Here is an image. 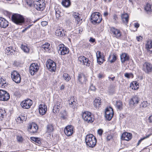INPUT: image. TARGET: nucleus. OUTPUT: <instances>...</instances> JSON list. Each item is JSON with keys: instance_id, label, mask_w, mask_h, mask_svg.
<instances>
[{"instance_id": "1", "label": "nucleus", "mask_w": 152, "mask_h": 152, "mask_svg": "<svg viewBox=\"0 0 152 152\" xmlns=\"http://www.w3.org/2000/svg\"><path fill=\"white\" fill-rule=\"evenodd\" d=\"M85 142L87 146L93 148L95 146L96 143V139L92 134H90L86 135Z\"/></svg>"}, {"instance_id": "2", "label": "nucleus", "mask_w": 152, "mask_h": 152, "mask_svg": "<svg viewBox=\"0 0 152 152\" xmlns=\"http://www.w3.org/2000/svg\"><path fill=\"white\" fill-rule=\"evenodd\" d=\"M34 7L38 11H42L45 7V0H35L34 1Z\"/></svg>"}, {"instance_id": "3", "label": "nucleus", "mask_w": 152, "mask_h": 152, "mask_svg": "<svg viewBox=\"0 0 152 152\" xmlns=\"http://www.w3.org/2000/svg\"><path fill=\"white\" fill-rule=\"evenodd\" d=\"M11 18L12 21L17 25H21L24 22L23 16L19 14H15L13 15Z\"/></svg>"}, {"instance_id": "4", "label": "nucleus", "mask_w": 152, "mask_h": 152, "mask_svg": "<svg viewBox=\"0 0 152 152\" xmlns=\"http://www.w3.org/2000/svg\"><path fill=\"white\" fill-rule=\"evenodd\" d=\"M82 118L88 123H92L94 120V117L91 113L88 111H85L83 113Z\"/></svg>"}, {"instance_id": "5", "label": "nucleus", "mask_w": 152, "mask_h": 152, "mask_svg": "<svg viewBox=\"0 0 152 152\" xmlns=\"http://www.w3.org/2000/svg\"><path fill=\"white\" fill-rule=\"evenodd\" d=\"M91 19L93 23H99L102 20L100 14L97 12L93 13L91 16Z\"/></svg>"}, {"instance_id": "6", "label": "nucleus", "mask_w": 152, "mask_h": 152, "mask_svg": "<svg viewBox=\"0 0 152 152\" xmlns=\"http://www.w3.org/2000/svg\"><path fill=\"white\" fill-rule=\"evenodd\" d=\"M11 77L12 80L16 83L20 82L21 78L20 74L15 70H14L11 73Z\"/></svg>"}, {"instance_id": "7", "label": "nucleus", "mask_w": 152, "mask_h": 152, "mask_svg": "<svg viewBox=\"0 0 152 152\" xmlns=\"http://www.w3.org/2000/svg\"><path fill=\"white\" fill-rule=\"evenodd\" d=\"M58 52L59 54L64 55L68 54L69 50L68 48L66 47L64 44H60L58 47Z\"/></svg>"}, {"instance_id": "8", "label": "nucleus", "mask_w": 152, "mask_h": 152, "mask_svg": "<svg viewBox=\"0 0 152 152\" xmlns=\"http://www.w3.org/2000/svg\"><path fill=\"white\" fill-rule=\"evenodd\" d=\"M110 31L113 37H115L117 39H120L121 38V33L119 29L112 27H110Z\"/></svg>"}, {"instance_id": "9", "label": "nucleus", "mask_w": 152, "mask_h": 152, "mask_svg": "<svg viewBox=\"0 0 152 152\" xmlns=\"http://www.w3.org/2000/svg\"><path fill=\"white\" fill-rule=\"evenodd\" d=\"M39 69L38 64L36 63L31 64L29 68V72L30 74L33 75L36 74Z\"/></svg>"}, {"instance_id": "10", "label": "nucleus", "mask_w": 152, "mask_h": 152, "mask_svg": "<svg viewBox=\"0 0 152 152\" xmlns=\"http://www.w3.org/2000/svg\"><path fill=\"white\" fill-rule=\"evenodd\" d=\"M32 104V101L30 99H27L22 101L20 105L23 109H28Z\"/></svg>"}, {"instance_id": "11", "label": "nucleus", "mask_w": 152, "mask_h": 152, "mask_svg": "<svg viewBox=\"0 0 152 152\" xmlns=\"http://www.w3.org/2000/svg\"><path fill=\"white\" fill-rule=\"evenodd\" d=\"M142 69L146 73L152 72V64L148 62L144 63L142 65Z\"/></svg>"}, {"instance_id": "12", "label": "nucleus", "mask_w": 152, "mask_h": 152, "mask_svg": "<svg viewBox=\"0 0 152 152\" xmlns=\"http://www.w3.org/2000/svg\"><path fill=\"white\" fill-rule=\"evenodd\" d=\"M46 66L50 72H54L56 70V64L55 62L51 60H49L47 61Z\"/></svg>"}, {"instance_id": "13", "label": "nucleus", "mask_w": 152, "mask_h": 152, "mask_svg": "<svg viewBox=\"0 0 152 152\" xmlns=\"http://www.w3.org/2000/svg\"><path fill=\"white\" fill-rule=\"evenodd\" d=\"M113 115V109L111 107L106 108L105 111V117L106 119L110 121Z\"/></svg>"}, {"instance_id": "14", "label": "nucleus", "mask_w": 152, "mask_h": 152, "mask_svg": "<svg viewBox=\"0 0 152 152\" xmlns=\"http://www.w3.org/2000/svg\"><path fill=\"white\" fill-rule=\"evenodd\" d=\"M10 98V96L7 91L0 90V100L3 101L8 100Z\"/></svg>"}, {"instance_id": "15", "label": "nucleus", "mask_w": 152, "mask_h": 152, "mask_svg": "<svg viewBox=\"0 0 152 152\" xmlns=\"http://www.w3.org/2000/svg\"><path fill=\"white\" fill-rule=\"evenodd\" d=\"M28 130L31 133H35L38 129L37 125L34 123L29 124L28 126Z\"/></svg>"}, {"instance_id": "16", "label": "nucleus", "mask_w": 152, "mask_h": 152, "mask_svg": "<svg viewBox=\"0 0 152 152\" xmlns=\"http://www.w3.org/2000/svg\"><path fill=\"white\" fill-rule=\"evenodd\" d=\"M77 80L80 84L86 83L87 81V77L84 74L79 73L78 75Z\"/></svg>"}, {"instance_id": "17", "label": "nucleus", "mask_w": 152, "mask_h": 152, "mask_svg": "<svg viewBox=\"0 0 152 152\" xmlns=\"http://www.w3.org/2000/svg\"><path fill=\"white\" fill-rule=\"evenodd\" d=\"M97 60L99 64H101L105 61L103 54L99 51H98L96 53Z\"/></svg>"}, {"instance_id": "18", "label": "nucleus", "mask_w": 152, "mask_h": 152, "mask_svg": "<svg viewBox=\"0 0 152 152\" xmlns=\"http://www.w3.org/2000/svg\"><path fill=\"white\" fill-rule=\"evenodd\" d=\"M78 60L82 63L83 65L87 66H89L90 65V62L88 59L84 56H80L78 58Z\"/></svg>"}, {"instance_id": "19", "label": "nucleus", "mask_w": 152, "mask_h": 152, "mask_svg": "<svg viewBox=\"0 0 152 152\" xmlns=\"http://www.w3.org/2000/svg\"><path fill=\"white\" fill-rule=\"evenodd\" d=\"M47 110V106L44 104H40L39 106V110L40 114L42 115H45Z\"/></svg>"}, {"instance_id": "20", "label": "nucleus", "mask_w": 152, "mask_h": 152, "mask_svg": "<svg viewBox=\"0 0 152 152\" xmlns=\"http://www.w3.org/2000/svg\"><path fill=\"white\" fill-rule=\"evenodd\" d=\"M8 22L4 18L0 17V27L5 28L8 26Z\"/></svg>"}, {"instance_id": "21", "label": "nucleus", "mask_w": 152, "mask_h": 152, "mask_svg": "<svg viewBox=\"0 0 152 152\" xmlns=\"http://www.w3.org/2000/svg\"><path fill=\"white\" fill-rule=\"evenodd\" d=\"M132 134H122L121 138L123 140L129 141L132 139Z\"/></svg>"}, {"instance_id": "22", "label": "nucleus", "mask_w": 152, "mask_h": 152, "mask_svg": "<svg viewBox=\"0 0 152 152\" xmlns=\"http://www.w3.org/2000/svg\"><path fill=\"white\" fill-rule=\"evenodd\" d=\"M145 48L148 51L152 53V41L151 40L147 41L145 45Z\"/></svg>"}, {"instance_id": "23", "label": "nucleus", "mask_w": 152, "mask_h": 152, "mask_svg": "<svg viewBox=\"0 0 152 152\" xmlns=\"http://www.w3.org/2000/svg\"><path fill=\"white\" fill-rule=\"evenodd\" d=\"M121 17L123 23L126 25L129 21V16L127 14L125 13L122 14Z\"/></svg>"}, {"instance_id": "24", "label": "nucleus", "mask_w": 152, "mask_h": 152, "mask_svg": "<svg viewBox=\"0 0 152 152\" xmlns=\"http://www.w3.org/2000/svg\"><path fill=\"white\" fill-rule=\"evenodd\" d=\"M74 127L72 125H68L66 126L64 129V133H73Z\"/></svg>"}, {"instance_id": "25", "label": "nucleus", "mask_w": 152, "mask_h": 152, "mask_svg": "<svg viewBox=\"0 0 152 152\" xmlns=\"http://www.w3.org/2000/svg\"><path fill=\"white\" fill-rule=\"evenodd\" d=\"M69 106L72 109H74L76 108L77 106V103L75 101L71 99L68 101Z\"/></svg>"}, {"instance_id": "26", "label": "nucleus", "mask_w": 152, "mask_h": 152, "mask_svg": "<svg viewBox=\"0 0 152 152\" xmlns=\"http://www.w3.org/2000/svg\"><path fill=\"white\" fill-rule=\"evenodd\" d=\"M121 62L124 63L125 61L129 60V57L126 54L124 53L121 56Z\"/></svg>"}, {"instance_id": "27", "label": "nucleus", "mask_w": 152, "mask_h": 152, "mask_svg": "<svg viewBox=\"0 0 152 152\" xmlns=\"http://www.w3.org/2000/svg\"><path fill=\"white\" fill-rule=\"evenodd\" d=\"M73 16L75 19V22L77 23H78L81 20L80 16V15L77 13L74 12L73 14Z\"/></svg>"}, {"instance_id": "28", "label": "nucleus", "mask_w": 152, "mask_h": 152, "mask_svg": "<svg viewBox=\"0 0 152 152\" xmlns=\"http://www.w3.org/2000/svg\"><path fill=\"white\" fill-rule=\"evenodd\" d=\"M55 33L56 35L60 37H63L64 35V30L62 29H57Z\"/></svg>"}, {"instance_id": "29", "label": "nucleus", "mask_w": 152, "mask_h": 152, "mask_svg": "<svg viewBox=\"0 0 152 152\" xmlns=\"http://www.w3.org/2000/svg\"><path fill=\"white\" fill-rule=\"evenodd\" d=\"M138 98L137 96H134L130 100L129 103L130 104H137L138 103Z\"/></svg>"}, {"instance_id": "30", "label": "nucleus", "mask_w": 152, "mask_h": 152, "mask_svg": "<svg viewBox=\"0 0 152 152\" xmlns=\"http://www.w3.org/2000/svg\"><path fill=\"white\" fill-rule=\"evenodd\" d=\"M101 103V99L100 98H96L94 101V105L96 108L99 107Z\"/></svg>"}, {"instance_id": "31", "label": "nucleus", "mask_w": 152, "mask_h": 152, "mask_svg": "<svg viewBox=\"0 0 152 152\" xmlns=\"http://www.w3.org/2000/svg\"><path fill=\"white\" fill-rule=\"evenodd\" d=\"M62 4L64 7H68L70 5V0H62Z\"/></svg>"}, {"instance_id": "32", "label": "nucleus", "mask_w": 152, "mask_h": 152, "mask_svg": "<svg viewBox=\"0 0 152 152\" xmlns=\"http://www.w3.org/2000/svg\"><path fill=\"white\" fill-rule=\"evenodd\" d=\"M26 118L25 116L20 115L16 119L17 122L19 124L22 123L24 121H25Z\"/></svg>"}, {"instance_id": "33", "label": "nucleus", "mask_w": 152, "mask_h": 152, "mask_svg": "<svg viewBox=\"0 0 152 152\" xmlns=\"http://www.w3.org/2000/svg\"><path fill=\"white\" fill-rule=\"evenodd\" d=\"M41 47L43 48L45 51H48L50 49V44L48 43H45L42 45Z\"/></svg>"}, {"instance_id": "34", "label": "nucleus", "mask_w": 152, "mask_h": 152, "mask_svg": "<svg viewBox=\"0 0 152 152\" xmlns=\"http://www.w3.org/2000/svg\"><path fill=\"white\" fill-rule=\"evenodd\" d=\"M7 83L5 80L1 77H0V87L1 88H4L7 86Z\"/></svg>"}, {"instance_id": "35", "label": "nucleus", "mask_w": 152, "mask_h": 152, "mask_svg": "<svg viewBox=\"0 0 152 152\" xmlns=\"http://www.w3.org/2000/svg\"><path fill=\"white\" fill-rule=\"evenodd\" d=\"M21 48V49L25 53H28L29 51V49L27 45H22Z\"/></svg>"}, {"instance_id": "36", "label": "nucleus", "mask_w": 152, "mask_h": 152, "mask_svg": "<svg viewBox=\"0 0 152 152\" xmlns=\"http://www.w3.org/2000/svg\"><path fill=\"white\" fill-rule=\"evenodd\" d=\"M47 132L49 133L52 132L54 130L52 124H49L47 126Z\"/></svg>"}, {"instance_id": "37", "label": "nucleus", "mask_w": 152, "mask_h": 152, "mask_svg": "<svg viewBox=\"0 0 152 152\" xmlns=\"http://www.w3.org/2000/svg\"><path fill=\"white\" fill-rule=\"evenodd\" d=\"M116 60V56L114 55H110L108 60L111 63H113L115 62Z\"/></svg>"}, {"instance_id": "38", "label": "nucleus", "mask_w": 152, "mask_h": 152, "mask_svg": "<svg viewBox=\"0 0 152 152\" xmlns=\"http://www.w3.org/2000/svg\"><path fill=\"white\" fill-rule=\"evenodd\" d=\"M145 10L148 13H149L151 12V7L150 4H147L144 7Z\"/></svg>"}, {"instance_id": "39", "label": "nucleus", "mask_w": 152, "mask_h": 152, "mask_svg": "<svg viewBox=\"0 0 152 152\" xmlns=\"http://www.w3.org/2000/svg\"><path fill=\"white\" fill-rule=\"evenodd\" d=\"M14 50L10 47H7L6 49L5 52L8 55H12Z\"/></svg>"}, {"instance_id": "40", "label": "nucleus", "mask_w": 152, "mask_h": 152, "mask_svg": "<svg viewBox=\"0 0 152 152\" xmlns=\"http://www.w3.org/2000/svg\"><path fill=\"white\" fill-rule=\"evenodd\" d=\"M151 134H146L145 136H144L140 140L137 144V146L139 145L140 144V143L141 142L144 140L149 137L151 135Z\"/></svg>"}, {"instance_id": "41", "label": "nucleus", "mask_w": 152, "mask_h": 152, "mask_svg": "<svg viewBox=\"0 0 152 152\" xmlns=\"http://www.w3.org/2000/svg\"><path fill=\"white\" fill-rule=\"evenodd\" d=\"M31 139L33 141L39 144H41L42 143L40 139L35 137H31Z\"/></svg>"}, {"instance_id": "42", "label": "nucleus", "mask_w": 152, "mask_h": 152, "mask_svg": "<svg viewBox=\"0 0 152 152\" xmlns=\"http://www.w3.org/2000/svg\"><path fill=\"white\" fill-rule=\"evenodd\" d=\"M60 116L63 119H64L66 118L67 113L66 111L63 110L60 114Z\"/></svg>"}, {"instance_id": "43", "label": "nucleus", "mask_w": 152, "mask_h": 152, "mask_svg": "<svg viewBox=\"0 0 152 152\" xmlns=\"http://www.w3.org/2000/svg\"><path fill=\"white\" fill-rule=\"evenodd\" d=\"M116 106L117 108L119 110H121L122 109V103L121 101H119L116 102Z\"/></svg>"}, {"instance_id": "44", "label": "nucleus", "mask_w": 152, "mask_h": 152, "mask_svg": "<svg viewBox=\"0 0 152 152\" xmlns=\"http://www.w3.org/2000/svg\"><path fill=\"white\" fill-rule=\"evenodd\" d=\"M63 77L64 79L66 81H69L71 79V77L69 75L66 73H64L63 74Z\"/></svg>"}, {"instance_id": "45", "label": "nucleus", "mask_w": 152, "mask_h": 152, "mask_svg": "<svg viewBox=\"0 0 152 152\" xmlns=\"http://www.w3.org/2000/svg\"><path fill=\"white\" fill-rule=\"evenodd\" d=\"M56 16V18H58L61 16V12L58 10L55 9Z\"/></svg>"}, {"instance_id": "46", "label": "nucleus", "mask_w": 152, "mask_h": 152, "mask_svg": "<svg viewBox=\"0 0 152 152\" xmlns=\"http://www.w3.org/2000/svg\"><path fill=\"white\" fill-rule=\"evenodd\" d=\"M60 109L54 106L53 110V113L55 114L58 113Z\"/></svg>"}, {"instance_id": "47", "label": "nucleus", "mask_w": 152, "mask_h": 152, "mask_svg": "<svg viewBox=\"0 0 152 152\" xmlns=\"http://www.w3.org/2000/svg\"><path fill=\"white\" fill-rule=\"evenodd\" d=\"M26 1L28 6L31 7L33 6L34 2L33 0H26Z\"/></svg>"}, {"instance_id": "48", "label": "nucleus", "mask_w": 152, "mask_h": 152, "mask_svg": "<svg viewBox=\"0 0 152 152\" xmlns=\"http://www.w3.org/2000/svg\"><path fill=\"white\" fill-rule=\"evenodd\" d=\"M147 105V102L144 101L141 103L140 106L141 108H144L146 107Z\"/></svg>"}, {"instance_id": "49", "label": "nucleus", "mask_w": 152, "mask_h": 152, "mask_svg": "<svg viewBox=\"0 0 152 152\" xmlns=\"http://www.w3.org/2000/svg\"><path fill=\"white\" fill-rule=\"evenodd\" d=\"M2 114L6 115V111L4 108H0V115Z\"/></svg>"}, {"instance_id": "50", "label": "nucleus", "mask_w": 152, "mask_h": 152, "mask_svg": "<svg viewBox=\"0 0 152 152\" xmlns=\"http://www.w3.org/2000/svg\"><path fill=\"white\" fill-rule=\"evenodd\" d=\"M125 76L126 77L129 78L130 77H133V75L132 73H126L125 74Z\"/></svg>"}, {"instance_id": "51", "label": "nucleus", "mask_w": 152, "mask_h": 152, "mask_svg": "<svg viewBox=\"0 0 152 152\" xmlns=\"http://www.w3.org/2000/svg\"><path fill=\"white\" fill-rule=\"evenodd\" d=\"M17 140L19 142H22L23 140V138L21 136H17Z\"/></svg>"}, {"instance_id": "52", "label": "nucleus", "mask_w": 152, "mask_h": 152, "mask_svg": "<svg viewBox=\"0 0 152 152\" xmlns=\"http://www.w3.org/2000/svg\"><path fill=\"white\" fill-rule=\"evenodd\" d=\"M113 137V134H108L107 136V139L108 140H109L112 139Z\"/></svg>"}, {"instance_id": "53", "label": "nucleus", "mask_w": 152, "mask_h": 152, "mask_svg": "<svg viewBox=\"0 0 152 152\" xmlns=\"http://www.w3.org/2000/svg\"><path fill=\"white\" fill-rule=\"evenodd\" d=\"M130 88H131L132 90H135L138 88L134 85L133 83H132L130 84Z\"/></svg>"}, {"instance_id": "54", "label": "nucleus", "mask_w": 152, "mask_h": 152, "mask_svg": "<svg viewBox=\"0 0 152 152\" xmlns=\"http://www.w3.org/2000/svg\"><path fill=\"white\" fill-rule=\"evenodd\" d=\"M54 106L57 107L58 108V107L59 108H61V102H59V101H57L56 102Z\"/></svg>"}, {"instance_id": "55", "label": "nucleus", "mask_w": 152, "mask_h": 152, "mask_svg": "<svg viewBox=\"0 0 152 152\" xmlns=\"http://www.w3.org/2000/svg\"><path fill=\"white\" fill-rule=\"evenodd\" d=\"M98 77L99 78L102 79L104 77V75L103 74L100 73L98 75Z\"/></svg>"}, {"instance_id": "56", "label": "nucleus", "mask_w": 152, "mask_h": 152, "mask_svg": "<svg viewBox=\"0 0 152 152\" xmlns=\"http://www.w3.org/2000/svg\"><path fill=\"white\" fill-rule=\"evenodd\" d=\"M143 39L142 37L141 36L137 37L136 39L138 42H141Z\"/></svg>"}, {"instance_id": "57", "label": "nucleus", "mask_w": 152, "mask_h": 152, "mask_svg": "<svg viewBox=\"0 0 152 152\" xmlns=\"http://www.w3.org/2000/svg\"><path fill=\"white\" fill-rule=\"evenodd\" d=\"M6 116V115L2 114L0 115V121H3L4 120L5 117Z\"/></svg>"}, {"instance_id": "58", "label": "nucleus", "mask_w": 152, "mask_h": 152, "mask_svg": "<svg viewBox=\"0 0 152 152\" xmlns=\"http://www.w3.org/2000/svg\"><path fill=\"white\" fill-rule=\"evenodd\" d=\"M95 89L96 88L95 86L91 84L90 86V90L92 91H95Z\"/></svg>"}, {"instance_id": "59", "label": "nucleus", "mask_w": 152, "mask_h": 152, "mask_svg": "<svg viewBox=\"0 0 152 152\" xmlns=\"http://www.w3.org/2000/svg\"><path fill=\"white\" fill-rule=\"evenodd\" d=\"M113 19L114 22H116L118 20L117 16L116 15H114L113 16Z\"/></svg>"}, {"instance_id": "60", "label": "nucleus", "mask_w": 152, "mask_h": 152, "mask_svg": "<svg viewBox=\"0 0 152 152\" xmlns=\"http://www.w3.org/2000/svg\"><path fill=\"white\" fill-rule=\"evenodd\" d=\"M148 120L149 123L152 124V115L149 117Z\"/></svg>"}, {"instance_id": "61", "label": "nucleus", "mask_w": 152, "mask_h": 152, "mask_svg": "<svg viewBox=\"0 0 152 152\" xmlns=\"http://www.w3.org/2000/svg\"><path fill=\"white\" fill-rule=\"evenodd\" d=\"M47 24L48 23L45 21H42L41 22V24L43 26H45L47 25Z\"/></svg>"}, {"instance_id": "62", "label": "nucleus", "mask_w": 152, "mask_h": 152, "mask_svg": "<svg viewBox=\"0 0 152 152\" xmlns=\"http://www.w3.org/2000/svg\"><path fill=\"white\" fill-rule=\"evenodd\" d=\"M95 41V39H94L93 38L91 37L90 38V39L89 40V41L93 43Z\"/></svg>"}, {"instance_id": "63", "label": "nucleus", "mask_w": 152, "mask_h": 152, "mask_svg": "<svg viewBox=\"0 0 152 152\" xmlns=\"http://www.w3.org/2000/svg\"><path fill=\"white\" fill-rule=\"evenodd\" d=\"M134 26L135 27L137 28L139 27L140 24L137 23H135L134 24Z\"/></svg>"}, {"instance_id": "64", "label": "nucleus", "mask_w": 152, "mask_h": 152, "mask_svg": "<svg viewBox=\"0 0 152 152\" xmlns=\"http://www.w3.org/2000/svg\"><path fill=\"white\" fill-rule=\"evenodd\" d=\"M103 131L102 129H99L97 130V133H102Z\"/></svg>"}]
</instances>
